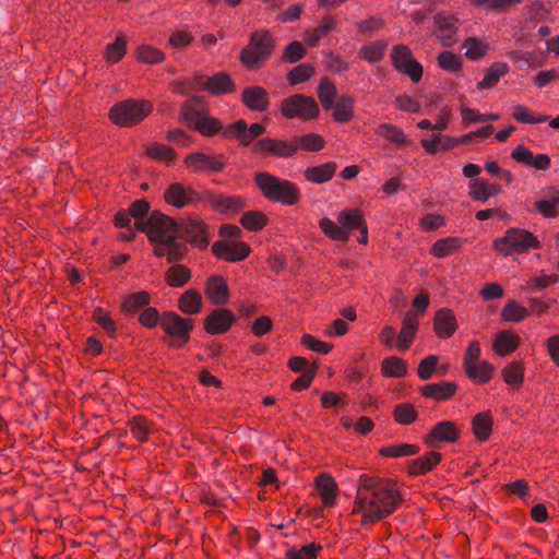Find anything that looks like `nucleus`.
I'll return each mask as SVG.
<instances>
[{
	"instance_id": "obj_1",
	"label": "nucleus",
	"mask_w": 559,
	"mask_h": 559,
	"mask_svg": "<svg viewBox=\"0 0 559 559\" xmlns=\"http://www.w3.org/2000/svg\"><path fill=\"white\" fill-rule=\"evenodd\" d=\"M134 226L138 230L146 233L148 240L156 245L154 254L166 257L168 263L183 259L187 253V246L179 240L201 249L209 243L206 228L197 217L185 218L178 223L171 217L154 211L146 222H136Z\"/></svg>"
},
{
	"instance_id": "obj_2",
	"label": "nucleus",
	"mask_w": 559,
	"mask_h": 559,
	"mask_svg": "<svg viewBox=\"0 0 559 559\" xmlns=\"http://www.w3.org/2000/svg\"><path fill=\"white\" fill-rule=\"evenodd\" d=\"M401 500V493L391 479L361 474L353 512L362 514V524L376 523L393 513Z\"/></svg>"
},
{
	"instance_id": "obj_3",
	"label": "nucleus",
	"mask_w": 559,
	"mask_h": 559,
	"mask_svg": "<svg viewBox=\"0 0 559 559\" xmlns=\"http://www.w3.org/2000/svg\"><path fill=\"white\" fill-rule=\"evenodd\" d=\"M319 227L325 236L336 241H347L353 229L366 231V223L362 214L357 209H345L337 215V222L323 217Z\"/></svg>"
},
{
	"instance_id": "obj_4",
	"label": "nucleus",
	"mask_w": 559,
	"mask_h": 559,
	"mask_svg": "<svg viewBox=\"0 0 559 559\" xmlns=\"http://www.w3.org/2000/svg\"><path fill=\"white\" fill-rule=\"evenodd\" d=\"M254 181L263 195L271 201L293 205L299 200L297 186L288 180L281 179L269 173H258Z\"/></svg>"
},
{
	"instance_id": "obj_5",
	"label": "nucleus",
	"mask_w": 559,
	"mask_h": 559,
	"mask_svg": "<svg viewBox=\"0 0 559 559\" xmlns=\"http://www.w3.org/2000/svg\"><path fill=\"white\" fill-rule=\"evenodd\" d=\"M275 39L266 29L255 31L249 44L241 50L240 60L249 69L260 68L272 55Z\"/></svg>"
},
{
	"instance_id": "obj_6",
	"label": "nucleus",
	"mask_w": 559,
	"mask_h": 559,
	"mask_svg": "<svg viewBox=\"0 0 559 559\" xmlns=\"http://www.w3.org/2000/svg\"><path fill=\"white\" fill-rule=\"evenodd\" d=\"M152 108V104L145 99H124L110 108L109 118L117 126L131 127L148 116Z\"/></svg>"
},
{
	"instance_id": "obj_7",
	"label": "nucleus",
	"mask_w": 559,
	"mask_h": 559,
	"mask_svg": "<svg viewBox=\"0 0 559 559\" xmlns=\"http://www.w3.org/2000/svg\"><path fill=\"white\" fill-rule=\"evenodd\" d=\"M538 247L539 242L532 233L514 227L509 228L502 238L493 240V248L504 257Z\"/></svg>"
},
{
	"instance_id": "obj_8",
	"label": "nucleus",
	"mask_w": 559,
	"mask_h": 559,
	"mask_svg": "<svg viewBox=\"0 0 559 559\" xmlns=\"http://www.w3.org/2000/svg\"><path fill=\"white\" fill-rule=\"evenodd\" d=\"M282 114L287 118H301L310 120L318 116L319 106L312 97L304 94H295L282 102Z\"/></svg>"
},
{
	"instance_id": "obj_9",
	"label": "nucleus",
	"mask_w": 559,
	"mask_h": 559,
	"mask_svg": "<svg viewBox=\"0 0 559 559\" xmlns=\"http://www.w3.org/2000/svg\"><path fill=\"white\" fill-rule=\"evenodd\" d=\"M391 60L395 70L408 75L414 83L421 80L423 66L413 57L411 49L405 45H396L392 48Z\"/></svg>"
},
{
	"instance_id": "obj_10",
	"label": "nucleus",
	"mask_w": 559,
	"mask_h": 559,
	"mask_svg": "<svg viewBox=\"0 0 559 559\" xmlns=\"http://www.w3.org/2000/svg\"><path fill=\"white\" fill-rule=\"evenodd\" d=\"M160 326L175 338L171 345L180 347L189 341L193 322L191 319H183L175 312H166L160 318Z\"/></svg>"
},
{
	"instance_id": "obj_11",
	"label": "nucleus",
	"mask_w": 559,
	"mask_h": 559,
	"mask_svg": "<svg viewBox=\"0 0 559 559\" xmlns=\"http://www.w3.org/2000/svg\"><path fill=\"white\" fill-rule=\"evenodd\" d=\"M264 131V127L260 123H252L248 127L246 121L238 120L235 123L226 126L223 131V135L225 138L238 136L241 144L248 145L253 139L261 135Z\"/></svg>"
},
{
	"instance_id": "obj_12",
	"label": "nucleus",
	"mask_w": 559,
	"mask_h": 559,
	"mask_svg": "<svg viewBox=\"0 0 559 559\" xmlns=\"http://www.w3.org/2000/svg\"><path fill=\"white\" fill-rule=\"evenodd\" d=\"M236 317L234 313L224 308L213 310L204 321V328L207 333L221 334L225 333L230 325L235 322Z\"/></svg>"
},
{
	"instance_id": "obj_13",
	"label": "nucleus",
	"mask_w": 559,
	"mask_h": 559,
	"mask_svg": "<svg viewBox=\"0 0 559 559\" xmlns=\"http://www.w3.org/2000/svg\"><path fill=\"white\" fill-rule=\"evenodd\" d=\"M164 198L168 204L179 209L199 200V195L194 190L179 182L169 185L165 190Z\"/></svg>"
},
{
	"instance_id": "obj_14",
	"label": "nucleus",
	"mask_w": 559,
	"mask_h": 559,
	"mask_svg": "<svg viewBox=\"0 0 559 559\" xmlns=\"http://www.w3.org/2000/svg\"><path fill=\"white\" fill-rule=\"evenodd\" d=\"M460 435L457 426L450 420H443L436 424L424 439L425 443L433 447L436 442H454Z\"/></svg>"
},
{
	"instance_id": "obj_15",
	"label": "nucleus",
	"mask_w": 559,
	"mask_h": 559,
	"mask_svg": "<svg viewBox=\"0 0 559 559\" xmlns=\"http://www.w3.org/2000/svg\"><path fill=\"white\" fill-rule=\"evenodd\" d=\"M257 151L267 152L274 156L287 158L297 153V145L292 142L264 138L257 142Z\"/></svg>"
},
{
	"instance_id": "obj_16",
	"label": "nucleus",
	"mask_w": 559,
	"mask_h": 559,
	"mask_svg": "<svg viewBox=\"0 0 559 559\" xmlns=\"http://www.w3.org/2000/svg\"><path fill=\"white\" fill-rule=\"evenodd\" d=\"M213 252L221 259L226 261L236 262L245 259L250 248L245 242H215L212 247Z\"/></svg>"
},
{
	"instance_id": "obj_17",
	"label": "nucleus",
	"mask_w": 559,
	"mask_h": 559,
	"mask_svg": "<svg viewBox=\"0 0 559 559\" xmlns=\"http://www.w3.org/2000/svg\"><path fill=\"white\" fill-rule=\"evenodd\" d=\"M242 102L251 110L265 111L269 105V94L260 86H249L242 92Z\"/></svg>"
},
{
	"instance_id": "obj_18",
	"label": "nucleus",
	"mask_w": 559,
	"mask_h": 559,
	"mask_svg": "<svg viewBox=\"0 0 559 559\" xmlns=\"http://www.w3.org/2000/svg\"><path fill=\"white\" fill-rule=\"evenodd\" d=\"M418 329V321L414 312H407L403 319V325L397 337V347L406 350L413 343Z\"/></svg>"
},
{
	"instance_id": "obj_19",
	"label": "nucleus",
	"mask_w": 559,
	"mask_h": 559,
	"mask_svg": "<svg viewBox=\"0 0 559 559\" xmlns=\"http://www.w3.org/2000/svg\"><path fill=\"white\" fill-rule=\"evenodd\" d=\"M182 118L192 126V128L205 116V104L201 97H192L181 107Z\"/></svg>"
},
{
	"instance_id": "obj_20",
	"label": "nucleus",
	"mask_w": 559,
	"mask_h": 559,
	"mask_svg": "<svg viewBox=\"0 0 559 559\" xmlns=\"http://www.w3.org/2000/svg\"><path fill=\"white\" fill-rule=\"evenodd\" d=\"M234 88L235 84L226 72H217L207 78L204 83V91L213 95L229 93L234 91Z\"/></svg>"
},
{
	"instance_id": "obj_21",
	"label": "nucleus",
	"mask_w": 559,
	"mask_h": 559,
	"mask_svg": "<svg viewBox=\"0 0 559 559\" xmlns=\"http://www.w3.org/2000/svg\"><path fill=\"white\" fill-rule=\"evenodd\" d=\"M319 495L326 507H332L335 502L337 484L334 478L328 474H320L316 479Z\"/></svg>"
},
{
	"instance_id": "obj_22",
	"label": "nucleus",
	"mask_w": 559,
	"mask_h": 559,
	"mask_svg": "<svg viewBox=\"0 0 559 559\" xmlns=\"http://www.w3.org/2000/svg\"><path fill=\"white\" fill-rule=\"evenodd\" d=\"M186 163L200 170L219 171L224 167V163L219 157L205 155L203 153H192L188 155Z\"/></svg>"
},
{
	"instance_id": "obj_23",
	"label": "nucleus",
	"mask_w": 559,
	"mask_h": 559,
	"mask_svg": "<svg viewBox=\"0 0 559 559\" xmlns=\"http://www.w3.org/2000/svg\"><path fill=\"white\" fill-rule=\"evenodd\" d=\"M206 295L216 305L227 302L228 287L221 276H212L207 280Z\"/></svg>"
},
{
	"instance_id": "obj_24",
	"label": "nucleus",
	"mask_w": 559,
	"mask_h": 559,
	"mask_svg": "<svg viewBox=\"0 0 559 559\" xmlns=\"http://www.w3.org/2000/svg\"><path fill=\"white\" fill-rule=\"evenodd\" d=\"M421 146L429 153L436 154L439 151H448L459 144V140L456 138H450L448 135H441L439 133H433L431 139H423Z\"/></svg>"
},
{
	"instance_id": "obj_25",
	"label": "nucleus",
	"mask_w": 559,
	"mask_h": 559,
	"mask_svg": "<svg viewBox=\"0 0 559 559\" xmlns=\"http://www.w3.org/2000/svg\"><path fill=\"white\" fill-rule=\"evenodd\" d=\"M455 390L456 384L448 381L429 383L420 389L423 395L435 400H447L454 394Z\"/></svg>"
},
{
	"instance_id": "obj_26",
	"label": "nucleus",
	"mask_w": 559,
	"mask_h": 559,
	"mask_svg": "<svg viewBox=\"0 0 559 559\" xmlns=\"http://www.w3.org/2000/svg\"><path fill=\"white\" fill-rule=\"evenodd\" d=\"M336 170V164L324 163L319 166L309 167L305 170V177L313 183H323L329 181Z\"/></svg>"
},
{
	"instance_id": "obj_27",
	"label": "nucleus",
	"mask_w": 559,
	"mask_h": 559,
	"mask_svg": "<svg viewBox=\"0 0 559 559\" xmlns=\"http://www.w3.org/2000/svg\"><path fill=\"white\" fill-rule=\"evenodd\" d=\"M435 329L441 336L448 337L452 335L456 329L453 313L447 309L438 310L435 317Z\"/></svg>"
},
{
	"instance_id": "obj_28",
	"label": "nucleus",
	"mask_w": 559,
	"mask_h": 559,
	"mask_svg": "<svg viewBox=\"0 0 559 559\" xmlns=\"http://www.w3.org/2000/svg\"><path fill=\"white\" fill-rule=\"evenodd\" d=\"M441 460V454L429 452L424 456L415 459L409 463V473L420 475L429 472Z\"/></svg>"
},
{
	"instance_id": "obj_29",
	"label": "nucleus",
	"mask_w": 559,
	"mask_h": 559,
	"mask_svg": "<svg viewBox=\"0 0 559 559\" xmlns=\"http://www.w3.org/2000/svg\"><path fill=\"white\" fill-rule=\"evenodd\" d=\"M202 297L194 289L186 290L179 298V309L186 314H195L200 311Z\"/></svg>"
},
{
	"instance_id": "obj_30",
	"label": "nucleus",
	"mask_w": 559,
	"mask_h": 559,
	"mask_svg": "<svg viewBox=\"0 0 559 559\" xmlns=\"http://www.w3.org/2000/svg\"><path fill=\"white\" fill-rule=\"evenodd\" d=\"M354 97L350 95H342L336 103H334L333 117L337 122H347L353 117Z\"/></svg>"
},
{
	"instance_id": "obj_31",
	"label": "nucleus",
	"mask_w": 559,
	"mask_h": 559,
	"mask_svg": "<svg viewBox=\"0 0 559 559\" xmlns=\"http://www.w3.org/2000/svg\"><path fill=\"white\" fill-rule=\"evenodd\" d=\"M318 96L325 110L333 108L336 98V87L330 79H321L318 86Z\"/></svg>"
},
{
	"instance_id": "obj_32",
	"label": "nucleus",
	"mask_w": 559,
	"mask_h": 559,
	"mask_svg": "<svg viewBox=\"0 0 559 559\" xmlns=\"http://www.w3.org/2000/svg\"><path fill=\"white\" fill-rule=\"evenodd\" d=\"M471 379L477 382H487L492 374L493 367L487 361H475L464 367Z\"/></svg>"
},
{
	"instance_id": "obj_33",
	"label": "nucleus",
	"mask_w": 559,
	"mask_h": 559,
	"mask_svg": "<svg viewBox=\"0 0 559 559\" xmlns=\"http://www.w3.org/2000/svg\"><path fill=\"white\" fill-rule=\"evenodd\" d=\"M191 277L190 270L183 264H176L168 269L165 280L171 287L183 286Z\"/></svg>"
},
{
	"instance_id": "obj_34",
	"label": "nucleus",
	"mask_w": 559,
	"mask_h": 559,
	"mask_svg": "<svg viewBox=\"0 0 559 559\" xmlns=\"http://www.w3.org/2000/svg\"><path fill=\"white\" fill-rule=\"evenodd\" d=\"M519 344V337L508 331H501L495 341V349L499 355H507L513 352Z\"/></svg>"
},
{
	"instance_id": "obj_35",
	"label": "nucleus",
	"mask_w": 559,
	"mask_h": 559,
	"mask_svg": "<svg viewBox=\"0 0 559 559\" xmlns=\"http://www.w3.org/2000/svg\"><path fill=\"white\" fill-rule=\"evenodd\" d=\"M382 372L388 377L401 378L407 373V365L402 358L391 356L382 361Z\"/></svg>"
},
{
	"instance_id": "obj_36",
	"label": "nucleus",
	"mask_w": 559,
	"mask_h": 559,
	"mask_svg": "<svg viewBox=\"0 0 559 559\" xmlns=\"http://www.w3.org/2000/svg\"><path fill=\"white\" fill-rule=\"evenodd\" d=\"M460 247V239L455 237H447L437 240L432 248L431 252L437 258H445L452 253H454Z\"/></svg>"
},
{
	"instance_id": "obj_37",
	"label": "nucleus",
	"mask_w": 559,
	"mask_h": 559,
	"mask_svg": "<svg viewBox=\"0 0 559 559\" xmlns=\"http://www.w3.org/2000/svg\"><path fill=\"white\" fill-rule=\"evenodd\" d=\"M473 432L480 441L488 439L491 432L492 420L487 413H479L473 419Z\"/></svg>"
},
{
	"instance_id": "obj_38",
	"label": "nucleus",
	"mask_w": 559,
	"mask_h": 559,
	"mask_svg": "<svg viewBox=\"0 0 559 559\" xmlns=\"http://www.w3.org/2000/svg\"><path fill=\"white\" fill-rule=\"evenodd\" d=\"M503 380L509 385L520 386L524 378V367L519 361L508 364L502 370Z\"/></svg>"
},
{
	"instance_id": "obj_39",
	"label": "nucleus",
	"mask_w": 559,
	"mask_h": 559,
	"mask_svg": "<svg viewBox=\"0 0 559 559\" xmlns=\"http://www.w3.org/2000/svg\"><path fill=\"white\" fill-rule=\"evenodd\" d=\"M376 133L379 136H382L392 143H395L399 145L407 144V140L405 139L404 132L393 124H389V123L380 124L377 128Z\"/></svg>"
},
{
	"instance_id": "obj_40",
	"label": "nucleus",
	"mask_w": 559,
	"mask_h": 559,
	"mask_svg": "<svg viewBox=\"0 0 559 559\" xmlns=\"http://www.w3.org/2000/svg\"><path fill=\"white\" fill-rule=\"evenodd\" d=\"M297 150L300 147L309 152H317L324 146V139L316 133L297 135L294 138Z\"/></svg>"
},
{
	"instance_id": "obj_41",
	"label": "nucleus",
	"mask_w": 559,
	"mask_h": 559,
	"mask_svg": "<svg viewBox=\"0 0 559 559\" xmlns=\"http://www.w3.org/2000/svg\"><path fill=\"white\" fill-rule=\"evenodd\" d=\"M559 205V192H552L549 195L535 202L537 212L546 217H552L557 215V206Z\"/></svg>"
},
{
	"instance_id": "obj_42",
	"label": "nucleus",
	"mask_w": 559,
	"mask_h": 559,
	"mask_svg": "<svg viewBox=\"0 0 559 559\" xmlns=\"http://www.w3.org/2000/svg\"><path fill=\"white\" fill-rule=\"evenodd\" d=\"M214 206L224 213H237L242 207V202L236 197L215 195L212 199Z\"/></svg>"
},
{
	"instance_id": "obj_43",
	"label": "nucleus",
	"mask_w": 559,
	"mask_h": 559,
	"mask_svg": "<svg viewBox=\"0 0 559 559\" xmlns=\"http://www.w3.org/2000/svg\"><path fill=\"white\" fill-rule=\"evenodd\" d=\"M127 41L123 36H118L114 43L106 46L104 57L108 62H118L126 53Z\"/></svg>"
},
{
	"instance_id": "obj_44",
	"label": "nucleus",
	"mask_w": 559,
	"mask_h": 559,
	"mask_svg": "<svg viewBox=\"0 0 559 559\" xmlns=\"http://www.w3.org/2000/svg\"><path fill=\"white\" fill-rule=\"evenodd\" d=\"M508 71V66L506 63H495L491 66L484 79L478 83L479 88H490L492 87L499 79L506 74Z\"/></svg>"
},
{
	"instance_id": "obj_45",
	"label": "nucleus",
	"mask_w": 559,
	"mask_h": 559,
	"mask_svg": "<svg viewBox=\"0 0 559 559\" xmlns=\"http://www.w3.org/2000/svg\"><path fill=\"white\" fill-rule=\"evenodd\" d=\"M321 546L316 543H310L301 548L290 547L286 551L287 559H317L318 551L321 550Z\"/></svg>"
},
{
	"instance_id": "obj_46",
	"label": "nucleus",
	"mask_w": 559,
	"mask_h": 559,
	"mask_svg": "<svg viewBox=\"0 0 559 559\" xmlns=\"http://www.w3.org/2000/svg\"><path fill=\"white\" fill-rule=\"evenodd\" d=\"M226 127H223L221 122L212 117L204 116L194 127L193 129L201 132L206 136H212L217 132L223 134V131Z\"/></svg>"
},
{
	"instance_id": "obj_47",
	"label": "nucleus",
	"mask_w": 559,
	"mask_h": 559,
	"mask_svg": "<svg viewBox=\"0 0 559 559\" xmlns=\"http://www.w3.org/2000/svg\"><path fill=\"white\" fill-rule=\"evenodd\" d=\"M419 451V448L415 444H393L386 448H382L380 453L384 456L389 457H400V456H409L414 455Z\"/></svg>"
},
{
	"instance_id": "obj_48",
	"label": "nucleus",
	"mask_w": 559,
	"mask_h": 559,
	"mask_svg": "<svg viewBox=\"0 0 559 559\" xmlns=\"http://www.w3.org/2000/svg\"><path fill=\"white\" fill-rule=\"evenodd\" d=\"M437 60L440 68L450 72L459 71L463 62L461 56L447 50L440 52Z\"/></svg>"
},
{
	"instance_id": "obj_49",
	"label": "nucleus",
	"mask_w": 559,
	"mask_h": 559,
	"mask_svg": "<svg viewBox=\"0 0 559 559\" xmlns=\"http://www.w3.org/2000/svg\"><path fill=\"white\" fill-rule=\"evenodd\" d=\"M314 69L308 63H302L289 71L287 80L292 85L302 83L311 78Z\"/></svg>"
},
{
	"instance_id": "obj_50",
	"label": "nucleus",
	"mask_w": 559,
	"mask_h": 559,
	"mask_svg": "<svg viewBox=\"0 0 559 559\" xmlns=\"http://www.w3.org/2000/svg\"><path fill=\"white\" fill-rule=\"evenodd\" d=\"M527 310L519 305L516 301H511L504 306L501 311V317L506 321L519 322L525 318Z\"/></svg>"
},
{
	"instance_id": "obj_51",
	"label": "nucleus",
	"mask_w": 559,
	"mask_h": 559,
	"mask_svg": "<svg viewBox=\"0 0 559 559\" xmlns=\"http://www.w3.org/2000/svg\"><path fill=\"white\" fill-rule=\"evenodd\" d=\"M385 47L386 44L374 41L361 47L360 55L369 62H377L383 57Z\"/></svg>"
},
{
	"instance_id": "obj_52",
	"label": "nucleus",
	"mask_w": 559,
	"mask_h": 559,
	"mask_svg": "<svg viewBox=\"0 0 559 559\" xmlns=\"http://www.w3.org/2000/svg\"><path fill=\"white\" fill-rule=\"evenodd\" d=\"M138 60L145 63H157L164 59V53L151 46H141L136 50Z\"/></svg>"
},
{
	"instance_id": "obj_53",
	"label": "nucleus",
	"mask_w": 559,
	"mask_h": 559,
	"mask_svg": "<svg viewBox=\"0 0 559 559\" xmlns=\"http://www.w3.org/2000/svg\"><path fill=\"white\" fill-rule=\"evenodd\" d=\"M468 195L479 202H486L490 197L487 191V181L477 179L468 183Z\"/></svg>"
},
{
	"instance_id": "obj_54",
	"label": "nucleus",
	"mask_w": 559,
	"mask_h": 559,
	"mask_svg": "<svg viewBox=\"0 0 559 559\" xmlns=\"http://www.w3.org/2000/svg\"><path fill=\"white\" fill-rule=\"evenodd\" d=\"M265 216L259 212L249 211L241 217V224L249 230H259L265 225Z\"/></svg>"
},
{
	"instance_id": "obj_55",
	"label": "nucleus",
	"mask_w": 559,
	"mask_h": 559,
	"mask_svg": "<svg viewBox=\"0 0 559 559\" xmlns=\"http://www.w3.org/2000/svg\"><path fill=\"white\" fill-rule=\"evenodd\" d=\"M463 46L466 49V57L471 60H478L485 55L487 49V45L483 44L476 38H467Z\"/></svg>"
},
{
	"instance_id": "obj_56",
	"label": "nucleus",
	"mask_w": 559,
	"mask_h": 559,
	"mask_svg": "<svg viewBox=\"0 0 559 559\" xmlns=\"http://www.w3.org/2000/svg\"><path fill=\"white\" fill-rule=\"evenodd\" d=\"M394 417L399 424L408 425L416 418V411L411 404H399L394 409Z\"/></svg>"
},
{
	"instance_id": "obj_57",
	"label": "nucleus",
	"mask_w": 559,
	"mask_h": 559,
	"mask_svg": "<svg viewBox=\"0 0 559 559\" xmlns=\"http://www.w3.org/2000/svg\"><path fill=\"white\" fill-rule=\"evenodd\" d=\"M438 360H439V358L436 355H430V356L424 358L419 362V366H418V370H417L418 377L421 380L430 379L432 373L437 369Z\"/></svg>"
},
{
	"instance_id": "obj_58",
	"label": "nucleus",
	"mask_w": 559,
	"mask_h": 559,
	"mask_svg": "<svg viewBox=\"0 0 559 559\" xmlns=\"http://www.w3.org/2000/svg\"><path fill=\"white\" fill-rule=\"evenodd\" d=\"M130 431L139 441H146L150 432L147 420L143 417H134L130 423Z\"/></svg>"
},
{
	"instance_id": "obj_59",
	"label": "nucleus",
	"mask_w": 559,
	"mask_h": 559,
	"mask_svg": "<svg viewBox=\"0 0 559 559\" xmlns=\"http://www.w3.org/2000/svg\"><path fill=\"white\" fill-rule=\"evenodd\" d=\"M148 302V295L145 292H139L130 295L123 302V309L127 312H134L140 307L145 306Z\"/></svg>"
},
{
	"instance_id": "obj_60",
	"label": "nucleus",
	"mask_w": 559,
	"mask_h": 559,
	"mask_svg": "<svg viewBox=\"0 0 559 559\" xmlns=\"http://www.w3.org/2000/svg\"><path fill=\"white\" fill-rule=\"evenodd\" d=\"M305 52L306 50L302 44L295 40L285 47L283 59L287 62L294 63L304 58Z\"/></svg>"
},
{
	"instance_id": "obj_61",
	"label": "nucleus",
	"mask_w": 559,
	"mask_h": 559,
	"mask_svg": "<svg viewBox=\"0 0 559 559\" xmlns=\"http://www.w3.org/2000/svg\"><path fill=\"white\" fill-rule=\"evenodd\" d=\"M301 343L311 350L320 354H328L332 348L331 344L319 341L310 334H305L301 338Z\"/></svg>"
},
{
	"instance_id": "obj_62",
	"label": "nucleus",
	"mask_w": 559,
	"mask_h": 559,
	"mask_svg": "<svg viewBox=\"0 0 559 559\" xmlns=\"http://www.w3.org/2000/svg\"><path fill=\"white\" fill-rule=\"evenodd\" d=\"M437 28L441 33H455L457 20L451 15H437L435 19Z\"/></svg>"
},
{
	"instance_id": "obj_63",
	"label": "nucleus",
	"mask_w": 559,
	"mask_h": 559,
	"mask_svg": "<svg viewBox=\"0 0 559 559\" xmlns=\"http://www.w3.org/2000/svg\"><path fill=\"white\" fill-rule=\"evenodd\" d=\"M93 318L108 333L111 334L116 331L115 322L102 308H96L94 310Z\"/></svg>"
},
{
	"instance_id": "obj_64",
	"label": "nucleus",
	"mask_w": 559,
	"mask_h": 559,
	"mask_svg": "<svg viewBox=\"0 0 559 559\" xmlns=\"http://www.w3.org/2000/svg\"><path fill=\"white\" fill-rule=\"evenodd\" d=\"M139 320L146 328H154L158 322L160 323L159 313L153 307L145 308L141 312Z\"/></svg>"
}]
</instances>
